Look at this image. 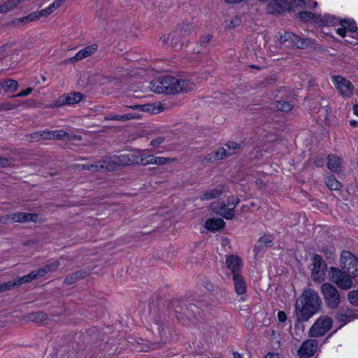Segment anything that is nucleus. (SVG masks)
<instances>
[{
	"instance_id": "obj_33",
	"label": "nucleus",
	"mask_w": 358,
	"mask_h": 358,
	"mask_svg": "<svg viewBox=\"0 0 358 358\" xmlns=\"http://www.w3.org/2000/svg\"><path fill=\"white\" fill-rule=\"evenodd\" d=\"M151 160L150 161H145V163H150V164H158V165H163L166 163H171L174 161V159L171 158H166L164 157H155L152 155V157L150 158Z\"/></svg>"
},
{
	"instance_id": "obj_15",
	"label": "nucleus",
	"mask_w": 358,
	"mask_h": 358,
	"mask_svg": "<svg viewBox=\"0 0 358 358\" xmlns=\"http://www.w3.org/2000/svg\"><path fill=\"white\" fill-rule=\"evenodd\" d=\"M332 82L342 96L350 97L353 94L354 86L348 80L334 76L332 77Z\"/></svg>"
},
{
	"instance_id": "obj_50",
	"label": "nucleus",
	"mask_w": 358,
	"mask_h": 358,
	"mask_svg": "<svg viewBox=\"0 0 358 358\" xmlns=\"http://www.w3.org/2000/svg\"><path fill=\"white\" fill-rule=\"evenodd\" d=\"M233 355H234V358H242V356L241 354H239L238 352H234L233 353Z\"/></svg>"
},
{
	"instance_id": "obj_27",
	"label": "nucleus",
	"mask_w": 358,
	"mask_h": 358,
	"mask_svg": "<svg viewBox=\"0 0 358 358\" xmlns=\"http://www.w3.org/2000/svg\"><path fill=\"white\" fill-rule=\"evenodd\" d=\"M17 82L12 79L5 80L0 83V91H3L5 93L13 92L17 90Z\"/></svg>"
},
{
	"instance_id": "obj_38",
	"label": "nucleus",
	"mask_w": 358,
	"mask_h": 358,
	"mask_svg": "<svg viewBox=\"0 0 358 358\" xmlns=\"http://www.w3.org/2000/svg\"><path fill=\"white\" fill-rule=\"evenodd\" d=\"M348 298L350 303L358 306V290H352L348 292Z\"/></svg>"
},
{
	"instance_id": "obj_49",
	"label": "nucleus",
	"mask_w": 358,
	"mask_h": 358,
	"mask_svg": "<svg viewBox=\"0 0 358 358\" xmlns=\"http://www.w3.org/2000/svg\"><path fill=\"white\" fill-rule=\"evenodd\" d=\"M243 0H224V1L229 3H236L242 1Z\"/></svg>"
},
{
	"instance_id": "obj_40",
	"label": "nucleus",
	"mask_w": 358,
	"mask_h": 358,
	"mask_svg": "<svg viewBox=\"0 0 358 358\" xmlns=\"http://www.w3.org/2000/svg\"><path fill=\"white\" fill-rule=\"evenodd\" d=\"M273 241L272 236L266 235L261 237L259 240V243L264 244L266 247H268Z\"/></svg>"
},
{
	"instance_id": "obj_55",
	"label": "nucleus",
	"mask_w": 358,
	"mask_h": 358,
	"mask_svg": "<svg viewBox=\"0 0 358 358\" xmlns=\"http://www.w3.org/2000/svg\"><path fill=\"white\" fill-rule=\"evenodd\" d=\"M194 307V306H191V310H192V308Z\"/></svg>"
},
{
	"instance_id": "obj_47",
	"label": "nucleus",
	"mask_w": 358,
	"mask_h": 358,
	"mask_svg": "<svg viewBox=\"0 0 358 358\" xmlns=\"http://www.w3.org/2000/svg\"><path fill=\"white\" fill-rule=\"evenodd\" d=\"M265 358H280V357L278 352H269L265 356Z\"/></svg>"
},
{
	"instance_id": "obj_14",
	"label": "nucleus",
	"mask_w": 358,
	"mask_h": 358,
	"mask_svg": "<svg viewBox=\"0 0 358 358\" xmlns=\"http://www.w3.org/2000/svg\"><path fill=\"white\" fill-rule=\"evenodd\" d=\"M83 94L80 92H70L59 96L50 104L51 108H59L65 105H74L83 99Z\"/></svg>"
},
{
	"instance_id": "obj_8",
	"label": "nucleus",
	"mask_w": 358,
	"mask_h": 358,
	"mask_svg": "<svg viewBox=\"0 0 358 358\" xmlns=\"http://www.w3.org/2000/svg\"><path fill=\"white\" fill-rule=\"evenodd\" d=\"M341 268L352 277L358 276V258L349 251L344 250L340 257Z\"/></svg>"
},
{
	"instance_id": "obj_51",
	"label": "nucleus",
	"mask_w": 358,
	"mask_h": 358,
	"mask_svg": "<svg viewBox=\"0 0 358 358\" xmlns=\"http://www.w3.org/2000/svg\"><path fill=\"white\" fill-rule=\"evenodd\" d=\"M317 6V1H313L312 2L311 7L315 8Z\"/></svg>"
},
{
	"instance_id": "obj_23",
	"label": "nucleus",
	"mask_w": 358,
	"mask_h": 358,
	"mask_svg": "<svg viewBox=\"0 0 358 358\" xmlns=\"http://www.w3.org/2000/svg\"><path fill=\"white\" fill-rule=\"evenodd\" d=\"M336 318L338 321L346 324L357 318V317L351 309L341 308L337 313Z\"/></svg>"
},
{
	"instance_id": "obj_9",
	"label": "nucleus",
	"mask_w": 358,
	"mask_h": 358,
	"mask_svg": "<svg viewBox=\"0 0 358 358\" xmlns=\"http://www.w3.org/2000/svg\"><path fill=\"white\" fill-rule=\"evenodd\" d=\"M321 293L327 306L331 309L336 308L340 303V294L336 288L329 282L321 286Z\"/></svg>"
},
{
	"instance_id": "obj_34",
	"label": "nucleus",
	"mask_w": 358,
	"mask_h": 358,
	"mask_svg": "<svg viewBox=\"0 0 358 358\" xmlns=\"http://www.w3.org/2000/svg\"><path fill=\"white\" fill-rule=\"evenodd\" d=\"M326 184L332 190H338L341 187V183L334 176L329 177L326 180Z\"/></svg>"
},
{
	"instance_id": "obj_29",
	"label": "nucleus",
	"mask_w": 358,
	"mask_h": 358,
	"mask_svg": "<svg viewBox=\"0 0 358 358\" xmlns=\"http://www.w3.org/2000/svg\"><path fill=\"white\" fill-rule=\"evenodd\" d=\"M194 83L189 79H177L176 78V87H178V92H187L194 88Z\"/></svg>"
},
{
	"instance_id": "obj_45",
	"label": "nucleus",
	"mask_w": 358,
	"mask_h": 358,
	"mask_svg": "<svg viewBox=\"0 0 358 358\" xmlns=\"http://www.w3.org/2000/svg\"><path fill=\"white\" fill-rule=\"evenodd\" d=\"M278 319L279 322H284L287 320V315L283 311H279L278 313Z\"/></svg>"
},
{
	"instance_id": "obj_1",
	"label": "nucleus",
	"mask_w": 358,
	"mask_h": 358,
	"mask_svg": "<svg viewBox=\"0 0 358 358\" xmlns=\"http://www.w3.org/2000/svg\"><path fill=\"white\" fill-rule=\"evenodd\" d=\"M299 17L303 21L313 22L318 26L336 27L339 25V27L336 29V32L341 37L351 36L357 30L356 23L352 19L338 20L335 17L329 14H324V15H315L308 11L299 13Z\"/></svg>"
},
{
	"instance_id": "obj_42",
	"label": "nucleus",
	"mask_w": 358,
	"mask_h": 358,
	"mask_svg": "<svg viewBox=\"0 0 358 358\" xmlns=\"http://www.w3.org/2000/svg\"><path fill=\"white\" fill-rule=\"evenodd\" d=\"M15 105L10 103H3L0 104V111L1 110H10L13 109Z\"/></svg>"
},
{
	"instance_id": "obj_16",
	"label": "nucleus",
	"mask_w": 358,
	"mask_h": 358,
	"mask_svg": "<svg viewBox=\"0 0 358 358\" xmlns=\"http://www.w3.org/2000/svg\"><path fill=\"white\" fill-rule=\"evenodd\" d=\"M317 348L318 342L316 340H307L300 346L297 355L300 357H310L317 351Z\"/></svg>"
},
{
	"instance_id": "obj_22",
	"label": "nucleus",
	"mask_w": 358,
	"mask_h": 358,
	"mask_svg": "<svg viewBox=\"0 0 358 358\" xmlns=\"http://www.w3.org/2000/svg\"><path fill=\"white\" fill-rule=\"evenodd\" d=\"M97 49L98 46L96 44L88 45L78 51L76 55L71 59V60L79 61L85 59L94 53Z\"/></svg>"
},
{
	"instance_id": "obj_36",
	"label": "nucleus",
	"mask_w": 358,
	"mask_h": 358,
	"mask_svg": "<svg viewBox=\"0 0 358 358\" xmlns=\"http://www.w3.org/2000/svg\"><path fill=\"white\" fill-rule=\"evenodd\" d=\"M66 0H55L46 8L50 14L54 13L57 8H60Z\"/></svg>"
},
{
	"instance_id": "obj_41",
	"label": "nucleus",
	"mask_w": 358,
	"mask_h": 358,
	"mask_svg": "<svg viewBox=\"0 0 358 358\" xmlns=\"http://www.w3.org/2000/svg\"><path fill=\"white\" fill-rule=\"evenodd\" d=\"M226 146L228 148V152H231L230 150H240L241 148V145L240 143L234 141L228 142L226 144Z\"/></svg>"
},
{
	"instance_id": "obj_25",
	"label": "nucleus",
	"mask_w": 358,
	"mask_h": 358,
	"mask_svg": "<svg viewBox=\"0 0 358 358\" xmlns=\"http://www.w3.org/2000/svg\"><path fill=\"white\" fill-rule=\"evenodd\" d=\"M327 166L332 172L339 173L341 171V158L334 155H329L328 156Z\"/></svg>"
},
{
	"instance_id": "obj_5",
	"label": "nucleus",
	"mask_w": 358,
	"mask_h": 358,
	"mask_svg": "<svg viewBox=\"0 0 358 358\" xmlns=\"http://www.w3.org/2000/svg\"><path fill=\"white\" fill-rule=\"evenodd\" d=\"M192 31V27L189 24H183L176 28L167 36H164L161 38V41L164 44L169 43L176 48H181L182 47L183 41L189 35Z\"/></svg>"
},
{
	"instance_id": "obj_2",
	"label": "nucleus",
	"mask_w": 358,
	"mask_h": 358,
	"mask_svg": "<svg viewBox=\"0 0 358 358\" xmlns=\"http://www.w3.org/2000/svg\"><path fill=\"white\" fill-rule=\"evenodd\" d=\"M321 304L322 301L317 292L311 289L304 290L296 302L297 320L301 322L308 321L320 309Z\"/></svg>"
},
{
	"instance_id": "obj_17",
	"label": "nucleus",
	"mask_w": 358,
	"mask_h": 358,
	"mask_svg": "<svg viewBox=\"0 0 358 358\" xmlns=\"http://www.w3.org/2000/svg\"><path fill=\"white\" fill-rule=\"evenodd\" d=\"M290 6L287 0H273L267 6L266 10L271 14H280L289 10Z\"/></svg>"
},
{
	"instance_id": "obj_3",
	"label": "nucleus",
	"mask_w": 358,
	"mask_h": 358,
	"mask_svg": "<svg viewBox=\"0 0 358 358\" xmlns=\"http://www.w3.org/2000/svg\"><path fill=\"white\" fill-rule=\"evenodd\" d=\"M134 152L114 155L107 157L94 164L83 165V169L92 171H105L115 170L117 166H127L134 164Z\"/></svg>"
},
{
	"instance_id": "obj_43",
	"label": "nucleus",
	"mask_w": 358,
	"mask_h": 358,
	"mask_svg": "<svg viewBox=\"0 0 358 358\" xmlns=\"http://www.w3.org/2000/svg\"><path fill=\"white\" fill-rule=\"evenodd\" d=\"M33 92V89L31 87H29L24 90H22L20 93L16 94L15 96H24L30 94Z\"/></svg>"
},
{
	"instance_id": "obj_37",
	"label": "nucleus",
	"mask_w": 358,
	"mask_h": 358,
	"mask_svg": "<svg viewBox=\"0 0 358 358\" xmlns=\"http://www.w3.org/2000/svg\"><path fill=\"white\" fill-rule=\"evenodd\" d=\"M275 108L280 111L288 112L291 110L292 106L286 101H278L275 103Z\"/></svg>"
},
{
	"instance_id": "obj_54",
	"label": "nucleus",
	"mask_w": 358,
	"mask_h": 358,
	"mask_svg": "<svg viewBox=\"0 0 358 358\" xmlns=\"http://www.w3.org/2000/svg\"><path fill=\"white\" fill-rule=\"evenodd\" d=\"M210 36H207V41H209L210 40Z\"/></svg>"
},
{
	"instance_id": "obj_44",
	"label": "nucleus",
	"mask_w": 358,
	"mask_h": 358,
	"mask_svg": "<svg viewBox=\"0 0 358 358\" xmlns=\"http://www.w3.org/2000/svg\"><path fill=\"white\" fill-rule=\"evenodd\" d=\"M164 141V138L161 136L159 137H157V138L152 140L150 143L151 145L152 146H157L159 145V144H161L162 142Z\"/></svg>"
},
{
	"instance_id": "obj_13",
	"label": "nucleus",
	"mask_w": 358,
	"mask_h": 358,
	"mask_svg": "<svg viewBox=\"0 0 358 358\" xmlns=\"http://www.w3.org/2000/svg\"><path fill=\"white\" fill-rule=\"evenodd\" d=\"M278 39L281 43L289 41L292 45L296 48H305L310 46L312 43L309 39H303L298 36L294 35L292 32H279Z\"/></svg>"
},
{
	"instance_id": "obj_11",
	"label": "nucleus",
	"mask_w": 358,
	"mask_h": 358,
	"mask_svg": "<svg viewBox=\"0 0 358 358\" xmlns=\"http://www.w3.org/2000/svg\"><path fill=\"white\" fill-rule=\"evenodd\" d=\"M332 320L323 315L320 317L313 324L310 331L309 335L311 337H319L325 334L332 326Z\"/></svg>"
},
{
	"instance_id": "obj_10",
	"label": "nucleus",
	"mask_w": 358,
	"mask_h": 358,
	"mask_svg": "<svg viewBox=\"0 0 358 358\" xmlns=\"http://www.w3.org/2000/svg\"><path fill=\"white\" fill-rule=\"evenodd\" d=\"M239 203L238 198L231 196L228 199L227 205L222 204L221 206L217 203H213L210 205L211 209L217 214L220 215L226 219H231L234 215V209Z\"/></svg>"
},
{
	"instance_id": "obj_18",
	"label": "nucleus",
	"mask_w": 358,
	"mask_h": 358,
	"mask_svg": "<svg viewBox=\"0 0 358 358\" xmlns=\"http://www.w3.org/2000/svg\"><path fill=\"white\" fill-rule=\"evenodd\" d=\"M234 286L236 293L240 296V301L246 300L247 285L241 274H236L233 276Z\"/></svg>"
},
{
	"instance_id": "obj_30",
	"label": "nucleus",
	"mask_w": 358,
	"mask_h": 358,
	"mask_svg": "<svg viewBox=\"0 0 358 358\" xmlns=\"http://www.w3.org/2000/svg\"><path fill=\"white\" fill-rule=\"evenodd\" d=\"M134 108L138 109L141 111L150 113L152 114H157L162 111L161 107L159 106H155L152 103L137 105L135 106Z\"/></svg>"
},
{
	"instance_id": "obj_32",
	"label": "nucleus",
	"mask_w": 358,
	"mask_h": 358,
	"mask_svg": "<svg viewBox=\"0 0 358 358\" xmlns=\"http://www.w3.org/2000/svg\"><path fill=\"white\" fill-rule=\"evenodd\" d=\"M233 154V152H227L226 149L221 148L215 152H212L208 155L207 159L210 162L214 160H220L223 159L227 155Z\"/></svg>"
},
{
	"instance_id": "obj_28",
	"label": "nucleus",
	"mask_w": 358,
	"mask_h": 358,
	"mask_svg": "<svg viewBox=\"0 0 358 358\" xmlns=\"http://www.w3.org/2000/svg\"><path fill=\"white\" fill-rule=\"evenodd\" d=\"M224 187L222 185H219L213 189L209 190L203 193L201 196V200H209L212 199H215L220 196L224 192Z\"/></svg>"
},
{
	"instance_id": "obj_6",
	"label": "nucleus",
	"mask_w": 358,
	"mask_h": 358,
	"mask_svg": "<svg viewBox=\"0 0 358 358\" xmlns=\"http://www.w3.org/2000/svg\"><path fill=\"white\" fill-rule=\"evenodd\" d=\"M151 91L158 94L178 93V87H176V78L171 76L159 77L150 83Z\"/></svg>"
},
{
	"instance_id": "obj_39",
	"label": "nucleus",
	"mask_w": 358,
	"mask_h": 358,
	"mask_svg": "<svg viewBox=\"0 0 358 358\" xmlns=\"http://www.w3.org/2000/svg\"><path fill=\"white\" fill-rule=\"evenodd\" d=\"M29 318L35 322H41L45 318V315L43 313H32L29 315Z\"/></svg>"
},
{
	"instance_id": "obj_52",
	"label": "nucleus",
	"mask_w": 358,
	"mask_h": 358,
	"mask_svg": "<svg viewBox=\"0 0 358 358\" xmlns=\"http://www.w3.org/2000/svg\"><path fill=\"white\" fill-rule=\"evenodd\" d=\"M357 124V122L355 120L350 121V125L355 126Z\"/></svg>"
},
{
	"instance_id": "obj_20",
	"label": "nucleus",
	"mask_w": 358,
	"mask_h": 358,
	"mask_svg": "<svg viewBox=\"0 0 358 358\" xmlns=\"http://www.w3.org/2000/svg\"><path fill=\"white\" fill-rule=\"evenodd\" d=\"M41 136L45 139H70V135L63 130L44 131Z\"/></svg>"
},
{
	"instance_id": "obj_7",
	"label": "nucleus",
	"mask_w": 358,
	"mask_h": 358,
	"mask_svg": "<svg viewBox=\"0 0 358 358\" xmlns=\"http://www.w3.org/2000/svg\"><path fill=\"white\" fill-rule=\"evenodd\" d=\"M329 280L342 289H349L352 287V277L349 273L341 268L330 267L329 271Z\"/></svg>"
},
{
	"instance_id": "obj_4",
	"label": "nucleus",
	"mask_w": 358,
	"mask_h": 358,
	"mask_svg": "<svg viewBox=\"0 0 358 358\" xmlns=\"http://www.w3.org/2000/svg\"><path fill=\"white\" fill-rule=\"evenodd\" d=\"M58 265L59 264L57 262H55L52 264L47 265L45 267L39 268L36 271H33L27 275L15 279L14 281H10L5 283H2L0 285V292L10 289L11 288L16 285H22L23 283L28 282L32 280L33 279L42 276L44 274L47 273L48 272H50L56 268L58 266Z\"/></svg>"
},
{
	"instance_id": "obj_35",
	"label": "nucleus",
	"mask_w": 358,
	"mask_h": 358,
	"mask_svg": "<svg viewBox=\"0 0 358 358\" xmlns=\"http://www.w3.org/2000/svg\"><path fill=\"white\" fill-rule=\"evenodd\" d=\"M138 118V116L133 115L131 113H128L126 115H115L109 117L110 120H115L120 121H125L131 119Z\"/></svg>"
},
{
	"instance_id": "obj_53",
	"label": "nucleus",
	"mask_w": 358,
	"mask_h": 358,
	"mask_svg": "<svg viewBox=\"0 0 358 358\" xmlns=\"http://www.w3.org/2000/svg\"><path fill=\"white\" fill-rule=\"evenodd\" d=\"M0 165L1 166H5L6 165L4 162L2 160V159H0Z\"/></svg>"
},
{
	"instance_id": "obj_19",
	"label": "nucleus",
	"mask_w": 358,
	"mask_h": 358,
	"mask_svg": "<svg viewBox=\"0 0 358 358\" xmlns=\"http://www.w3.org/2000/svg\"><path fill=\"white\" fill-rule=\"evenodd\" d=\"M227 268L231 271L233 276L236 274H241V269L243 266L241 259L236 255H229L226 258Z\"/></svg>"
},
{
	"instance_id": "obj_26",
	"label": "nucleus",
	"mask_w": 358,
	"mask_h": 358,
	"mask_svg": "<svg viewBox=\"0 0 358 358\" xmlns=\"http://www.w3.org/2000/svg\"><path fill=\"white\" fill-rule=\"evenodd\" d=\"M152 155H149L146 150H138L134 152V164L147 165L150 163H145V161L151 160Z\"/></svg>"
},
{
	"instance_id": "obj_31",
	"label": "nucleus",
	"mask_w": 358,
	"mask_h": 358,
	"mask_svg": "<svg viewBox=\"0 0 358 358\" xmlns=\"http://www.w3.org/2000/svg\"><path fill=\"white\" fill-rule=\"evenodd\" d=\"M37 215L35 214L19 213L14 214L12 219L15 222H26V221H34L36 220Z\"/></svg>"
},
{
	"instance_id": "obj_46",
	"label": "nucleus",
	"mask_w": 358,
	"mask_h": 358,
	"mask_svg": "<svg viewBox=\"0 0 358 358\" xmlns=\"http://www.w3.org/2000/svg\"><path fill=\"white\" fill-rule=\"evenodd\" d=\"M241 20L240 17L236 16L232 19V20L231 22V26L232 27L238 26L241 23Z\"/></svg>"
},
{
	"instance_id": "obj_48",
	"label": "nucleus",
	"mask_w": 358,
	"mask_h": 358,
	"mask_svg": "<svg viewBox=\"0 0 358 358\" xmlns=\"http://www.w3.org/2000/svg\"><path fill=\"white\" fill-rule=\"evenodd\" d=\"M353 113L358 117V104H355L353 106Z\"/></svg>"
},
{
	"instance_id": "obj_24",
	"label": "nucleus",
	"mask_w": 358,
	"mask_h": 358,
	"mask_svg": "<svg viewBox=\"0 0 358 358\" xmlns=\"http://www.w3.org/2000/svg\"><path fill=\"white\" fill-rule=\"evenodd\" d=\"M224 226V222L221 218L208 219L205 222V228L209 231H215Z\"/></svg>"
},
{
	"instance_id": "obj_21",
	"label": "nucleus",
	"mask_w": 358,
	"mask_h": 358,
	"mask_svg": "<svg viewBox=\"0 0 358 358\" xmlns=\"http://www.w3.org/2000/svg\"><path fill=\"white\" fill-rule=\"evenodd\" d=\"M50 15V12H48L47 8H45L44 9H42L41 10L33 12L27 16L21 17L18 19L17 21L20 22H33L39 20L42 17H47Z\"/></svg>"
},
{
	"instance_id": "obj_12",
	"label": "nucleus",
	"mask_w": 358,
	"mask_h": 358,
	"mask_svg": "<svg viewBox=\"0 0 358 358\" xmlns=\"http://www.w3.org/2000/svg\"><path fill=\"white\" fill-rule=\"evenodd\" d=\"M313 268L311 269V277L314 281L322 282L325 279L327 264L322 258L319 255H314L312 259Z\"/></svg>"
}]
</instances>
